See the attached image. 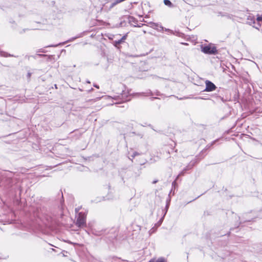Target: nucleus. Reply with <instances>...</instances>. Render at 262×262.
<instances>
[{"label": "nucleus", "mask_w": 262, "mask_h": 262, "mask_svg": "<svg viewBox=\"0 0 262 262\" xmlns=\"http://www.w3.org/2000/svg\"><path fill=\"white\" fill-rule=\"evenodd\" d=\"M76 225L78 227H83L85 225V215L84 213L80 212L78 214Z\"/></svg>", "instance_id": "nucleus-1"}, {"label": "nucleus", "mask_w": 262, "mask_h": 262, "mask_svg": "<svg viewBox=\"0 0 262 262\" xmlns=\"http://www.w3.org/2000/svg\"><path fill=\"white\" fill-rule=\"evenodd\" d=\"M202 51L206 54H214L216 52V49L215 47L209 46L204 47L202 48Z\"/></svg>", "instance_id": "nucleus-2"}, {"label": "nucleus", "mask_w": 262, "mask_h": 262, "mask_svg": "<svg viewBox=\"0 0 262 262\" xmlns=\"http://www.w3.org/2000/svg\"><path fill=\"white\" fill-rule=\"evenodd\" d=\"M206 89L205 91L211 92L215 90L216 88V86L211 81L206 80L205 81Z\"/></svg>", "instance_id": "nucleus-3"}, {"label": "nucleus", "mask_w": 262, "mask_h": 262, "mask_svg": "<svg viewBox=\"0 0 262 262\" xmlns=\"http://www.w3.org/2000/svg\"><path fill=\"white\" fill-rule=\"evenodd\" d=\"M108 1L104 4L103 7H104L105 10L106 11H110L114 7H115L116 5L120 3L119 0H115L113 2H112L110 6H107V4L108 3Z\"/></svg>", "instance_id": "nucleus-4"}, {"label": "nucleus", "mask_w": 262, "mask_h": 262, "mask_svg": "<svg viewBox=\"0 0 262 262\" xmlns=\"http://www.w3.org/2000/svg\"><path fill=\"white\" fill-rule=\"evenodd\" d=\"M247 23L250 25L255 24L254 16L249 15L247 17Z\"/></svg>", "instance_id": "nucleus-5"}, {"label": "nucleus", "mask_w": 262, "mask_h": 262, "mask_svg": "<svg viewBox=\"0 0 262 262\" xmlns=\"http://www.w3.org/2000/svg\"><path fill=\"white\" fill-rule=\"evenodd\" d=\"M148 262H165V260L164 258L160 257L157 260L151 259Z\"/></svg>", "instance_id": "nucleus-6"}, {"label": "nucleus", "mask_w": 262, "mask_h": 262, "mask_svg": "<svg viewBox=\"0 0 262 262\" xmlns=\"http://www.w3.org/2000/svg\"><path fill=\"white\" fill-rule=\"evenodd\" d=\"M164 3L165 5L168 6L169 7H173V4L169 0H164Z\"/></svg>", "instance_id": "nucleus-7"}, {"label": "nucleus", "mask_w": 262, "mask_h": 262, "mask_svg": "<svg viewBox=\"0 0 262 262\" xmlns=\"http://www.w3.org/2000/svg\"><path fill=\"white\" fill-rule=\"evenodd\" d=\"M126 37H127V34L124 35L120 40H121V41H122L123 42L126 39Z\"/></svg>", "instance_id": "nucleus-8"}, {"label": "nucleus", "mask_w": 262, "mask_h": 262, "mask_svg": "<svg viewBox=\"0 0 262 262\" xmlns=\"http://www.w3.org/2000/svg\"><path fill=\"white\" fill-rule=\"evenodd\" d=\"M256 19L258 21H262V15H257Z\"/></svg>", "instance_id": "nucleus-9"}, {"label": "nucleus", "mask_w": 262, "mask_h": 262, "mask_svg": "<svg viewBox=\"0 0 262 262\" xmlns=\"http://www.w3.org/2000/svg\"><path fill=\"white\" fill-rule=\"evenodd\" d=\"M122 42L121 41V40L119 39L118 40V41H116V44H120Z\"/></svg>", "instance_id": "nucleus-10"}, {"label": "nucleus", "mask_w": 262, "mask_h": 262, "mask_svg": "<svg viewBox=\"0 0 262 262\" xmlns=\"http://www.w3.org/2000/svg\"><path fill=\"white\" fill-rule=\"evenodd\" d=\"M260 24H258V26H257V27H254L255 28H256V29L257 30H259V27L260 26Z\"/></svg>", "instance_id": "nucleus-11"}, {"label": "nucleus", "mask_w": 262, "mask_h": 262, "mask_svg": "<svg viewBox=\"0 0 262 262\" xmlns=\"http://www.w3.org/2000/svg\"><path fill=\"white\" fill-rule=\"evenodd\" d=\"M260 24H258V26H257V27H254L255 28H256V29L257 30H259V27L260 26Z\"/></svg>", "instance_id": "nucleus-12"}, {"label": "nucleus", "mask_w": 262, "mask_h": 262, "mask_svg": "<svg viewBox=\"0 0 262 262\" xmlns=\"http://www.w3.org/2000/svg\"><path fill=\"white\" fill-rule=\"evenodd\" d=\"M184 171H182V172H181V173H180L178 176V177H177V179L178 178V177H179L180 176L183 174H184Z\"/></svg>", "instance_id": "nucleus-13"}, {"label": "nucleus", "mask_w": 262, "mask_h": 262, "mask_svg": "<svg viewBox=\"0 0 262 262\" xmlns=\"http://www.w3.org/2000/svg\"><path fill=\"white\" fill-rule=\"evenodd\" d=\"M138 154L137 152H134L133 155L132 156V158H134Z\"/></svg>", "instance_id": "nucleus-14"}, {"label": "nucleus", "mask_w": 262, "mask_h": 262, "mask_svg": "<svg viewBox=\"0 0 262 262\" xmlns=\"http://www.w3.org/2000/svg\"><path fill=\"white\" fill-rule=\"evenodd\" d=\"M165 30L166 31L170 32V33H172V31H171V30H169V29H165Z\"/></svg>", "instance_id": "nucleus-15"}, {"label": "nucleus", "mask_w": 262, "mask_h": 262, "mask_svg": "<svg viewBox=\"0 0 262 262\" xmlns=\"http://www.w3.org/2000/svg\"><path fill=\"white\" fill-rule=\"evenodd\" d=\"M157 181H158L157 180H156V181H154L153 182V183H154V184H155V183H156L157 182Z\"/></svg>", "instance_id": "nucleus-16"}, {"label": "nucleus", "mask_w": 262, "mask_h": 262, "mask_svg": "<svg viewBox=\"0 0 262 262\" xmlns=\"http://www.w3.org/2000/svg\"><path fill=\"white\" fill-rule=\"evenodd\" d=\"M28 75L29 77H30L31 76V74L30 73H28Z\"/></svg>", "instance_id": "nucleus-17"}, {"label": "nucleus", "mask_w": 262, "mask_h": 262, "mask_svg": "<svg viewBox=\"0 0 262 262\" xmlns=\"http://www.w3.org/2000/svg\"><path fill=\"white\" fill-rule=\"evenodd\" d=\"M95 87H96V88H99L98 86H97V85H95Z\"/></svg>", "instance_id": "nucleus-18"}]
</instances>
